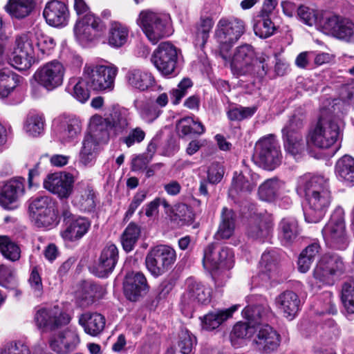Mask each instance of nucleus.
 <instances>
[{"label":"nucleus","instance_id":"16","mask_svg":"<svg viewBox=\"0 0 354 354\" xmlns=\"http://www.w3.org/2000/svg\"><path fill=\"white\" fill-rule=\"evenodd\" d=\"M322 28L339 39L354 43V23L349 19L332 15L324 19Z\"/></svg>","mask_w":354,"mask_h":354},{"label":"nucleus","instance_id":"5","mask_svg":"<svg viewBox=\"0 0 354 354\" xmlns=\"http://www.w3.org/2000/svg\"><path fill=\"white\" fill-rule=\"evenodd\" d=\"M344 214L342 207H336L322 230L324 241L330 248L344 250L348 245Z\"/></svg>","mask_w":354,"mask_h":354},{"label":"nucleus","instance_id":"40","mask_svg":"<svg viewBox=\"0 0 354 354\" xmlns=\"http://www.w3.org/2000/svg\"><path fill=\"white\" fill-rule=\"evenodd\" d=\"M34 0H9L6 6V10L12 17L17 19H22L27 17L32 9Z\"/></svg>","mask_w":354,"mask_h":354},{"label":"nucleus","instance_id":"44","mask_svg":"<svg viewBox=\"0 0 354 354\" xmlns=\"http://www.w3.org/2000/svg\"><path fill=\"white\" fill-rule=\"evenodd\" d=\"M99 144L100 143L93 139L92 137H89L88 136H85L80 153V160L83 165H88L94 162Z\"/></svg>","mask_w":354,"mask_h":354},{"label":"nucleus","instance_id":"64","mask_svg":"<svg viewBox=\"0 0 354 354\" xmlns=\"http://www.w3.org/2000/svg\"><path fill=\"white\" fill-rule=\"evenodd\" d=\"M0 354H29V349L23 342H11L1 349Z\"/></svg>","mask_w":354,"mask_h":354},{"label":"nucleus","instance_id":"17","mask_svg":"<svg viewBox=\"0 0 354 354\" xmlns=\"http://www.w3.org/2000/svg\"><path fill=\"white\" fill-rule=\"evenodd\" d=\"M80 343L77 331L73 328H67L52 335L48 344L57 354H68L75 350Z\"/></svg>","mask_w":354,"mask_h":354},{"label":"nucleus","instance_id":"28","mask_svg":"<svg viewBox=\"0 0 354 354\" xmlns=\"http://www.w3.org/2000/svg\"><path fill=\"white\" fill-rule=\"evenodd\" d=\"M300 303L299 296L292 290L284 291L276 298L278 308L290 320L295 317L299 310Z\"/></svg>","mask_w":354,"mask_h":354},{"label":"nucleus","instance_id":"37","mask_svg":"<svg viewBox=\"0 0 354 354\" xmlns=\"http://www.w3.org/2000/svg\"><path fill=\"white\" fill-rule=\"evenodd\" d=\"M335 173L344 181L354 184V158L349 155L341 157L335 164Z\"/></svg>","mask_w":354,"mask_h":354},{"label":"nucleus","instance_id":"51","mask_svg":"<svg viewBox=\"0 0 354 354\" xmlns=\"http://www.w3.org/2000/svg\"><path fill=\"white\" fill-rule=\"evenodd\" d=\"M33 32L30 31L18 35L15 39V47L14 50L17 53H24L26 55H34Z\"/></svg>","mask_w":354,"mask_h":354},{"label":"nucleus","instance_id":"26","mask_svg":"<svg viewBox=\"0 0 354 354\" xmlns=\"http://www.w3.org/2000/svg\"><path fill=\"white\" fill-rule=\"evenodd\" d=\"M283 185L277 177L266 179L258 187L259 199L268 203H276L282 197Z\"/></svg>","mask_w":354,"mask_h":354},{"label":"nucleus","instance_id":"11","mask_svg":"<svg viewBox=\"0 0 354 354\" xmlns=\"http://www.w3.org/2000/svg\"><path fill=\"white\" fill-rule=\"evenodd\" d=\"M65 73L64 64L54 59L40 66L33 77L39 86L48 91H52L63 84Z\"/></svg>","mask_w":354,"mask_h":354},{"label":"nucleus","instance_id":"7","mask_svg":"<svg viewBox=\"0 0 354 354\" xmlns=\"http://www.w3.org/2000/svg\"><path fill=\"white\" fill-rule=\"evenodd\" d=\"M138 26L153 44L170 35L167 17L163 14L145 10L140 12L137 20Z\"/></svg>","mask_w":354,"mask_h":354},{"label":"nucleus","instance_id":"39","mask_svg":"<svg viewBox=\"0 0 354 354\" xmlns=\"http://www.w3.org/2000/svg\"><path fill=\"white\" fill-rule=\"evenodd\" d=\"M270 15L265 16L259 13L253 26L254 34L261 39H266L273 35L277 27L272 21Z\"/></svg>","mask_w":354,"mask_h":354},{"label":"nucleus","instance_id":"50","mask_svg":"<svg viewBox=\"0 0 354 354\" xmlns=\"http://www.w3.org/2000/svg\"><path fill=\"white\" fill-rule=\"evenodd\" d=\"M24 129L30 136H39L44 129V117L37 114L28 115L24 122Z\"/></svg>","mask_w":354,"mask_h":354},{"label":"nucleus","instance_id":"49","mask_svg":"<svg viewBox=\"0 0 354 354\" xmlns=\"http://www.w3.org/2000/svg\"><path fill=\"white\" fill-rule=\"evenodd\" d=\"M140 234V227L135 223H130L126 227L121 237L123 249L129 252L133 250Z\"/></svg>","mask_w":354,"mask_h":354},{"label":"nucleus","instance_id":"46","mask_svg":"<svg viewBox=\"0 0 354 354\" xmlns=\"http://www.w3.org/2000/svg\"><path fill=\"white\" fill-rule=\"evenodd\" d=\"M169 216L173 221L180 226L190 225L194 219L192 209L184 203L176 205Z\"/></svg>","mask_w":354,"mask_h":354},{"label":"nucleus","instance_id":"42","mask_svg":"<svg viewBox=\"0 0 354 354\" xmlns=\"http://www.w3.org/2000/svg\"><path fill=\"white\" fill-rule=\"evenodd\" d=\"M19 77L8 68L0 70V97H7L17 86Z\"/></svg>","mask_w":354,"mask_h":354},{"label":"nucleus","instance_id":"22","mask_svg":"<svg viewBox=\"0 0 354 354\" xmlns=\"http://www.w3.org/2000/svg\"><path fill=\"white\" fill-rule=\"evenodd\" d=\"M266 57V54L257 52L252 46L245 44V75L248 73L254 76L264 77L268 72V66L264 64Z\"/></svg>","mask_w":354,"mask_h":354},{"label":"nucleus","instance_id":"1","mask_svg":"<svg viewBox=\"0 0 354 354\" xmlns=\"http://www.w3.org/2000/svg\"><path fill=\"white\" fill-rule=\"evenodd\" d=\"M266 308L262 304L248 305L245 307V339L260 354H272L278 350L281 342L279 332L268 324H262Z\"/></svg>","mask_w":354,"mask_h":354},{"label":"nucleus","instance_id":"60","mask_svg":"<svg viewBox=\"0 0 354 354\" xmlns=\"http://www.w3.org/2000/svg\"><path fill=\"white\" fill-rule=\"evenodd\" d=\"M193 84L190 79H183L177 86V88L171 91V100L174 105L180 103L181 99L187 94V89L192 86Z\"/></svg>","mask_w":354,"mask_h":354},{"label":"nucleus","instance_id":"38","mask_svg":"<svg viewBox=\"0 0 354 354\" xmlns=\"http://www.w3.org/2000/svg\"><path fill=\"white\" fill-rule=\"evenodd\" d=\"M214 26V21L209 17H201L196 24L194 32V44L203 48L207 41Z\"/></svg>","mask_w":354,"mask_h":354},{"label":"nucleus","instance_id":"52","mask_svg":"<svg viewBox=\"0 0 354 354\" xmlns=\"http://www.w3.org/2000/svg\"><path fill=\"white\" fill-rule=\"evenodd\" d=\"M306 115L304 113L299 111H296L290 117L288 123L282 129V133H302L301 130L303 129L305 124Z\"/></svg>","mask_w":354,"mask_h":354},{"label":"nucleus","instance_id":"63","mask_svg":"<svg viewBox=\"0 0 354 354\" xmlns=\"http://www.w3.org/2000/svg\"><path fill=\"white\" fill-rule=\"evenodd\" d=\"M299 19L306 25L312 26L317 22L316 11L305 6H300L297 9Z\"/></svg>","mask_w":354,"mask_h":354},{"label":"nucleus","instance_id":"36","mask_svg":"<svg viewBox=\"0 0 354 354\" xmlns=\"http://www.w3.org/2000/svg\"><path fill=\"white\" fill-rule=\"evenodd\" d=\"M282 139L286 152L294 157L301 155L308 143L304 140L302 133H282Z\"/></svg>","mask_w":354,"mask_h":354},{"label":"nucleus","instance_id":"23","mask_svg":"<svg viewBox=\"0 0 354 354\" xmlns=\"http://www.w3.org/2000/svg\"><path fill=\"white\" fill-rule=\"evenodd\" d=\"M119 259L117 246L111 243H107L102 250L95 266V274L99 277H106L111 274Z\"/></svg>","mask_w":354,"mask_h":354},{"label":"nucleus","instance_id":"62","mask_svg":"<svg viewBox=\"0 0 354 354\" xmlns=\"http://www.w3.org/2000/svg\"><path fill=\"white\" fill-rule=\"evenodd\" d=\"M243 46H239L232 56L231 61V69L232 73L237 77L243 75Z\"/></svg>","mask_w":354,"mask_h":354},{"label":"nucleus","instance_id":"25","mask_svg":"<svg viewBox=\"0 0 354 354\" xmlns=\"http://www.w3.org/2000/svg\"><path fill=\"white\" fill-rule=\"evenodd\" d=\"M300 232L299 222L294 216L283 217L278 223V239L283 245H291L299 236Z\"/></svg>","mask_w":354,"mask_h":354},{"label":"nucleus","instance_id":"14","mask_svg":"<svg viewBox=\"0 0 354 354\" xmlns=\"http://www.w3.org/2000/svg\"><path fill=\"white\" fill-rule=\"evenodd\" d=\"M25 179L21 177L12 178L3 182L0 185V205L5 209H12L25 194Z\"/></svg>","mask_w":354,"mask_h":354},{"label":"nucleus","instance_id":"57","mask_svg":"<svg viewBox=\"0 0 354 354\" xmlns=\"http://www.w3.org/2000/svg\"><path fill=\"white\" fill-rule=\"evenodd\" d=\"M196 344V338L194 335L187 330L181 332L178 347L182 354H194L193 351Z\"/></svg>","mask_w":354,"mask_h":354},{"label":"nucleus","instance_id":"41","mask_svg":"<svg viewBox=\"0 0 354 354\" xmlns=\"http://www.w3.org/2000/svg\"><path fill=\"white\" fill-rule=\"evenodd\" d=\"M340 299L346 315H354V278L343 283Z\"/></svg>","mask_w":354,"mask_h":354},{"label":"nucleus","instance_id":"59","mask_svg":"<svg viewBox=\"0 0 354 354\" xmlns=\"http://www.w3.org/2000/svg\"><path fill=\"white\" fill-rule=\"evenodd\" d=\"M90 90L87 86V81L84 80V76L82 75L73 86L72 95L79 102L84 103L90 97Z\"/></svg>","mask_w":354,"mask_h":354},{"label":"nucleus","instance_id":"54","mask_svg":"<svg viewBox=\"0 0 354 354\" xmlns=\"http://www.w3.org/2000/svg\"><path fill=\"white\" fill-rule=\"evenodd\" d=\"M55 208V203L51 197L40 196L34 198L29 205L30 216Z\"/></svg>","mask_w":354,"mask_h":354},{"label":"nucleus","instance_id":"58","mask_svg":"<svg viewBox=\"0 0 354 354\" xmlns=\"http://www.w3.org/2000/svg\"><path fill=\"white\" fill-rule=\"evenodd\" d=\"M141 118L147 122L155 120L160 114L161 111L153 103L142 102L138 106Z\"/></svg>","mask_w":354,"mask_h":354},{"label":"nucleus","instance_id":"48","mask_svg":"<svg viewBox=\"0 0 354 354\" xmlns=\"http://www.w3.org/2000/svg\"><path fill=\"white\" fill-rule=\"evenodd\" d=\"M34 41L38 50L44 55H48L55 46L54 39L46 35L39 28L32 30Z\"/></svg>","mask_w":354,"mask_h":354},{"label":"nucleus","instance_id":"8","mask_svg":"<svg viewBox=\"0 0 354 354\" xmlns=\"http://www.w3.org/2000/svg\"><path fill=\"white\" fill-rule=\"evenodd\" d=\"M346 263L344 259L335 252H327L319 259L313 270V277L324 285L333 286L335 277L345 274Z\"/></svg>","mask_w":354,"mask_h":354},{"label":"nucleus","instance_id":"13","mask_svg":"<svg viewBox=\"0 0 354 354\" xmlns=\"http://www.w3.org/2000/svg\"><path fill=\"white\" fill-rule=\"evenodd\" d=\"M178 50L170 42H162L154 50L151 62L165 76L176 75Z\"/></svg>","mask_w":354,"mask_h":354},{"label":"nucleus","instance_id":"31","mask_svg":"<svg viewBox=\"0 0 354 354\" xmlns=\"http://www.w3.org/2000/svg\"><path fill=\"white\" fill-rule=\"evenodd\" d=\"M109 122L106 118L95 115L90 120V133L88 135L99 143H106L111 137Z\"/></svg>","mask_w":354,"mask_h":354},{"label":"nucleus","instance_id":"4","mask_svg":"<svg viewBox=\"0 0 354 354\" xmlns=\"http://www.w3.org/2000/svg\"><path fill=\"white\" fill-rule=\"evenodd\" d=\"M118 72V68L113 65L86 64L83 68L87 86L91 91L99 93H109L114 89Z\"/></svg>","mask_w":354,"mask_h":354},{"label":"nucleus","instance_id":"29","mask_svg":"<svg viewBox=\"0 0 354 354\" xmlns=\"http://www.w3.org/2000/svg\"><path fill=\"white\" fill-rule=\"evenodd\" d=\"M66 227L62 232V236L65 240L75 241L83 237L91 227V222L85 217L77 216L72 218L66 222Z\"/></svg>","mask_w":354,"mask_h":354},{"label":"nucleus","instance_id":"56","mask_svg":"<svg viewBox=\"0 0 354 354\" xmlns=\"http://www.w3.org/2000/svg\"><path fill=\"white\" fill-rule=\"evenodd\" d=\"M243 176L241 174L233 177L232 185L229 189V197L236 203H241L243 201Z\"/></svg>","mask_w":354,"mask_h":354},{"label":"nucleus","instance_id":"55","mask_svg":"<svg viewBox=\"0 0 354 354\" xmlns=\"http://www.w3.org/2000/svg\"><path fill=\"white\" fill-rule=\"evenodd\" d=\"M74 34L76 39L81 43L91 41L100 37L95 32L93 28H89L80 19L75 25Z\"/></svg>","mask_w":354,"mask_h":354},{"label":"nucleus","instance_id":"21","mask_svg":"<svg viewBox=\"0 0 354 354\" xmlns=\"http://www.w3.org/2000/svg\"><path fill=\"white\" fill-rule=\"evenodd\" d=\"M43 15L48 25L53 27H62L67 25L70 13L64 2L51 0L46 4Z\"/></svg>","mask_w":354,"mask_h":354},{"label":"nucleus","instance_id":"34","mask_svg":"<svg viewBox=\"0 0 354 354\" xmlns=\"http://www.w3.org/2000/svg\"><path fill=\"white\" fill-rule=\"evenodd\" d=\"M73 202L83 211H91L95 206L93 189L86 184L79 185Z\"/></svg>","mask_w":354,"mask_h":354},{"label":"nucleus","instance_id":"9","mask_svg":"<svg viewBox=\"0 0 354 354\" xmlns=\"http://www.w3.org/2000/svg\"><path fill=\"white\" fill-rule=\"evenodd\" d=\"M176 260V251L170 246L160 245L151 248L146 257L147 270L155 277L167 272Z\"/></svg>","mask_w":354,"mask_h":354},{"label":"nucleus","instance_id":"45","mask_svg":"<svg viewBox=\"0 0 354 354\" xmlns=\"http://www.w3.org/2000/svg\"><path fill=\"white\" fill-rule=\"evenodd\" d=\"M111 130L115 136L126 133L130 123L127 115L118 110L113 111L107 117Z\"/></svg>","mask_w":354,"mask_h":354},{"label":"nucleus","instance_id":"12","mask_svg":"<svg viewBox=\"0 0 354 354\" xmlns=\"http://www.w3.org/2000/svg\"><path fill=\"white\" fill-rule=\"evenodd\" d=\"M71 317L58 306L39 309L34 317L35 323L42 333L53 331L70 322Z\"/></svg>","mask_w":354,"mask_h":354},{"label":"nucleus","instance_id":"15","mask_svg":"<svg viewBox=\"0 0 354 354\" xmlns=\"http://www.w3.org/2000/svg\"><path fill=\"white\" fill-rule=\"evenodd\" d=\"M243 33L241 22L235 19L222 18L217 24L215 36L222 48L228 50L232 47Z\"/></svg>","mask_w":354,"mask_h":354},{"label":"nucleus","instance_id":"3","mask_svg":"<svg viewBox=\"0 0 354 354\" xmlns=\"http://www.w3.org/2000/svg\"><path fill=\"white\" fill-rule=\"evenodd\" d=\"M252 160L267 171H273L281 165L282 153L274 135L269 134L256 142Z\"/></svg>","mask_w":354,"mask_h":354},{"label":"nucleus","instance_id":"24","mask_svg":"<svg viewBox=\"0 0 354 354\" xmlns=\"http://www.w3.org/2000/svg\"><path fill=\"white\" fill-rule=\"evenodd\" d=\"M124 78L129 87L140 91L152 88L156 84L152 73L140 68H130L126 73Z\"/></svg>","mask_w":354,"mask_h":354},{"label":"nucleus","instance_id":"35","mask_svg":"<svg viewBox=\"0 0 354 354\" xmlns=\"http://www.w3.org/2000/svg\"><path fill=\"white\" fill-rule=\"evenodd\" d=\"M128 37L129 29L125 25L118 21L111 22L108 35L109 46L120 48L126 44Z\"/></svg>","mask_w":354,"mask_h":354},{"label":"nucleus","instance_id":"43","mask_svg":"<svg viewBox=\"0 0 354 354\" xmlns=\"http://www.w3.org/2000/svg\"><path fill=\"white\" fill-rule=\"evenodd\" d=\"M272 226V222L266 220H260L259 222L250 223L247 227V235L249 239L262 241L269 235Z\"/></svg>","mask_w":354,"mask_h":354},{"label":"nucleus","instance_id":"6","mask_svg":"<svg viewBox=\"0 0 354 354\" xmlns=\"http://www.w3.org/2000/svg\"><path fill=\"white\" fill-rule=\"evenodd\" d=\"M340 129L330 117L319 115L316 124L308 131L307 142L320 149H328L337 141Z\"/></svg>","mask_w":354,"mask_h":354},{"label":"nucleus","instance_id":"27","mask_svg":"<svg viewBox=\"0 0 354 354\" xmlns=\"http://www.w3.org/2000/svg\"><path fill=\"white\" fill-rule=\"evenodd\" d=\"M236 227V214L232 209L224 207L217 231L214 235L216 240H227L235 234Z\"/></svg>","mask_w":354,"mask_h":354},{"label":"nucleus","instance_id":"30","mask_svg":"<svg viewBox=\"0 0 354 354\" xmlns=\"http://www.w3.org/2000/svg\"><path fill=\"white\" fill-rule=\"evenodd\" d=\"M81 122L73 116H64L60 119L58 137L63 143L75 140L81 132Z\"/></svg>","mask_w":354,"mask_h":354},{"label":"nucleus","instance_id":"19","mask_svg":"<svg viewBox=\"0 0 354 354\" xmlns=\"http://www.w3.org/2000/svg\"><path fill=\"white\" fill-rule=\"evenodd\" d=\"M185 290L181 297L184 306H192L195 304H206L210 301V291L203 284L192 277L185 281Z\"/></svg>","mask_w":354,"mask_h":354},{"label":"nucleus","instance_id":"18","mask_svg":"<svg viewBox=\"0 0 354 354\" xmlns=\"http://www.w3.org/2000/svg\"><path fill=\"white\" fill-rule=\"evenodd\" d=\"M44 187L61 198H68L73 190V178L71 174L57 172L47 176Z\"/></svg>","mask_w":354,"mask_h":354},{"label":"nucleus","instance_id":"2","mask_svg":"<svg viewBox=\"0 0 354 354\" xmlns=\"http://www.w3.org/2000/svg\"><path fill=\"white\" fill-rule=\"evenodd\" d=\"M307 206L304 210L305 221L308 223H319L325 216L332 200L329 182L324 176H316L304 185Z\"/></svg>","mask_w":354,"mask_h":354},{"label":"nucleus","instance_id":"47","mask_svg":"<svg viewBox=\"0 0 354 354\" xmlns=\"http://www.w3.org/2000/svg\"><path fill=\"white\" fill-rule=\"evenodd\" d=\"M34 225L39 228L51 229L55 227L58 223V217L55 208L44 212L39 213L31 216Z\"/></svg>","mask_w":354,"mask_h":354},{"label":"nucleus","instance_id":"53","mask_svg":"<svg viewBox=\"0 0 354 354\" xmlns=\"http://www.w3.org/2000/svg\"><path fill=\"white\" fill-rule=\"evenodd\" d=\"M0 251L8 259L15 261L20 257V249L7 236H0Z\"/></svg>","mask_w":354,"mask_h":354},{"label":"nucleus","instance_id":"10","mask_svg":"<svg viewBox=\"0 0 354 354\" xmlns=\"http://www.w3.org/2000/svg\"><path fill=\"white\" fill-rule=\"evenodd\" d=\"M233 252L228 247L212 243L204 250L203 266L212 272L215 280L218 271L227 270L233 266Z\"/></svg>","mask_w":354,"mask_h":354},{"label":"nucleus","instance_id":"61","mask_svg":"<svg viewBox=\"0 0 354 354\" xmlns=\"http://www.w3.org/2000/svg\"><path fill=\"white\" fill-rule=\"evenodd\" d=\"M13 54V57L10 59V65L13 68L19 71H25L30 68L33 60L32 55L17 53L15 50Z\"/></svg>","mask_w":354,"mask_h":354},{"label":"nucleus","instance_id":"32","mask_svg":"<svg viewBox=\"0 0 354 354\" xmlns=\"http://www.w3.org/2000/svg\"><path fill=\"white\" fill-rule=\"evenodd\" d=\"M239 307L240 305H234L227 309L209 313L202 319L203 328L207 330L217 328L223 322L232 317Z\"/></svg>","mask_w":354,"mask_h":354},{"label":"nucleus","instance_id":"20","mask_svg":"<svg viewBox=\"0 0 354 354\" xmlns=\"http://www.w3.org/2000/svg\"><path fill=\"white\" fill-rule=\"evenodd\" d=\"M123 289L126 297L130 301H136L147 293L149 286L142 272H131L126 274Z\"/></svg>","mask_w":354,"mask_h":354},{"label":"nucleus","instance_id":"33","mask_svg":"<svg viewBox=\"0 0 354 354\" xmlns=\"http://www.w3.org/2000/svg\"><path fill=\"white\" fill-rule=\"evenodd\" d=\"M79 324L84 328L85 333L96 336L103 330L105 318L99 313H85L80 316Z\"/></svg>","mask_w":354,"mask_h":354}]
</instances>
